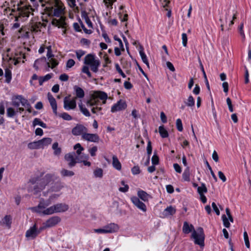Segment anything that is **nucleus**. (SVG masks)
<instances>
[{
	"instance_id": "1",
	"label": "nucleus",
	"mask_w": 251,
	"mask_h": 251,
	"mask_svg": "<svg viewBox=\"0 0 251 251\" xmlns=\"http://www.w3.org/2000/svg\"><path fill=\"white\" fill-rule=\"evenodd\" d=\"M40 2L47 15L59 18L53 19L52 24L58 27L66 28V18L64 16L65 8L62 1L60 0H41Z\"/></svg>"
},
{
	"instance_id": "2",
	"label": "nucleus",
	"mask_w": 251,
	"mask_h": 251,
	"mask_svg": "<svg viewBox=\"0 0 251 251\" xmlns=\"http://www.w3.org/2000/svg\"><path fill=\"white\" fill-rule=\"evenodd\" d=\"M43 202H40L37 206L30 208L31 210L45 215H51L55 213H63L67 211L69 208L68 204L65 203H58L45 209Z\"/></svg>"
},
{
	"instance_id": "3",
	"label": "nucleus",
	"mask_w": 251,
	"mask_h": 251,
	"mask_svg": "<svg viewBox=\"0 0 251 251\" xmlns=\"http://www.w3.org/2000/svg\"><path fill=\"white\" fill-rule=\"evenodd\" d=\"M182 231L185 234H188L192 232L191 238L194 239L195 244L201 247L204 246V234L202 227H199L196 231L192 224H189L187 222H184Z\"/></svg>"
},
{
	"instance_id": "4",
	"label": "nucleus",
	"mask_w": 251,
	"mask_h": 251,
	"mask_svg": "<svg viewBox=\"0 0 251 251\" xmlns=\"http://www.w3.org/2000/svg\"><path fill=\"white\" fill-rule=\"evenodd\" d=\"M107 99L106 93L101 91L95 92L91 95L90 98L86 102L87 106L95 107L99 105V99L102 100V103L105 104Z\"/></svg>"
},
{
	"instance_id": "5",
	"label": "nucleus",
	"mask_w": 251,
	"mask_h": 251,
	"mask_svg": "<svg viewBox=\"0 0 251 251\" xmlns=\"http://www.w3.org/2000/svg\"><path fill=\"white\" fill-rule=\"evenodd\" d=\"M84 63L89 65L92 71L97 73L100 63V60L94 54H88L84 58Z\"/></svg>"
},
{
	"instance_id": "6",
	"label": "nucleus",
	"mask_w": 251,
	"mask_h": 251,
	"mask_svg": "<svg viewBox=\"0 0 251 251\" xmlns=\"http://www.w3.org/2000/svg\"><path fill=\"white\" fill-rule=\"evenodd\" d=\"M53 181V176L51 175L47 174L41 180H39L37 177H33L29 179L27 183L28 184V186L39 183L40 187H45L49 184H52Z\"/></svg>"
},
{
	"instance_id": "7",
	"label": "nucleus",
	"mask_w": 251,
	"mask_h": 251,
	"mask_svg": "<svg viewBox=\"0 0 251 251\" xmlns=\"http://www.w3.org/2000/svg\"><path fill=\"white\" fill-rule=\"evenodd\" d=\"M19 17H16L15 21H18V18H27L29 16L30 14H32L33 9L30 5H24L21 7H18Z\"/></svg>"
},
{
	"instance_id": "8",
	"label": "nucleus",
	"mask_w": 251,
	"mask_h": 251,
	"mask_svg": "<svg viewBox=\"0 0 251 251\" xmlns=\"http://www.w3.org/2000/svg\"><path fill=\"white\" fill-rule=\"evenodd\" d=\"M61 221V219L58 216H53L45 223L43 224V226L41 227V230H44L45 229L50 228L54 226L57 225Z\"/></svg>"
},
{
	"instance_id": "9",
	"label": "nucleus",
	"mask_w": 251,
	"mask_h": 251,
	"mask_svg": "<svg viewBox=\"0 0 251 251\" xmlns=\"http://www.w3.org/2000/svg\"><path fill=\"white\" fill-rule=\"evenodd\" d=\"M41 227L38 229L36 227V224L33 226L30 227L25 233V237L29 239H33L42 231Z\"/></svg>"
},
{
	"instance_id": "10",
	"label": "nucleus",
	"mask_w": 251,
	"mask_h": 251,
	"mask_svg": "<svg viewBox=\"0 0 251 251\" xmlns=\"http://www.w3.org/2000/svg\"><path fill=\"white\" fill-rule=\"evenodd\" d=\"M64 158L68 162L69 167L71 168L75 166L76 163H78L76 159V155L75 151L66 154Z\"/></svg>"
},
{
	"instance_id": "11",
	"label": "nucleus",
	"mask_w": 251,
	"mask_h": 251,
	"mask_svg": "<svg viewBox=\"0 0 251 251\" xmlns=\"http://www.w3.org/2000/svg\"><path fill=\"white\" fill-rule=\"evenodd\" d=\"M88 131L87 128L82 125L77 124L72 130V134L75 136H79L84 134Z\"/></svg>"
},
{
	"instance_id": "12",
	"label": "nucleus",
	"mask_w": 251,
	"mask_h": 251,
	"mask_svg": "<svg viewBox=\"0 0 251 251\" xmlns=\"http://www.w3.org/2000/svg\"><path fill=\"white\" fill-rule=\"evenodd\" d=\"M76 103L75 98H73L71 100L68 97H66L64 99V108L67 110L74 109L76 108Z\"/></svg>"
},
{
	"instance_id": "13",
	"label": "nucleus",
	"mask_w": 251,
	"mask_h": 251,
	"mask_svg": "<svg viewBox=\"0 0 251 251\" xmlns=\"http://www.w3.org/2000/svg\"><path fill=\"white\" fill-rule=\"evenodd\" d=\"M126 102L122 100H119L116 103L114 104L111 109V111L112 113H114L119 111L124 110L126 107Z\"/></svg>"
},
{
	"instance_id": "14",
	"label": "nucleus",
	"mask_w": 251,
	"mask_h": 251,
	"mask_svg": "<svg viewBox=\"0 0 251 251\" xmlns=\"http://www.w3.org/2000/svg\"><path fill=\"white\" fill-rule=\"evenodd\" d=\"M131 201L134 205L141 210L143 212H146L147 211L146 205L141 201L138 198L136 197H132L131 198Z\"/></svg>"
},
{
	"instance_id": "15",
	"label": "nucleus",
	"mask_w": 251,
	"mask_h": 251,
	"mask_svg": "<svg viewBox=\"0 0 251 251\" xmlns=\"http://www.w3.org/2000/svg\"><path fill=\"white\" fill-rule=\"evenodd\" d=\"M105 233H112L117 232L119 229V226L115 223H110L105 226H104Z\"/></svg>"
},
{
	"instance_id": "16",
	"label": "nucleus",
	"mask_w": 251,
	"mask_h": 251,
	"mask_svg": "<svg viewBox=\"0 0 251 251\" xmlns=\"http://www.w3.org/2000/svg\"><path fill=\"white\" fill-rule=\"evenodd\" d=\"M82 139L92 142H98L99 141V137L97 134L87 133V132L82 135Z\"/></svg>"
},
{
	"instance_id": "17",
	"label": "nucleus",
	"mask_w": 251,
	"mask_h": 251,
	"mask_svg": "<svg viewBox=\"0 0 251 251\" xmlns=\"http://www.w3.org/2000/svg\"><path fill=\"white\" fill-rule=\"evenodd\" d=\"M48 98L54 114L56 115L57 107L55 99L50 93L48 94Z\"/></svg>"
},
{
	"instance_id": "18",
	"label": "nucleus",
	"mask_w": 251,
	"mask_h": 251,
	"mask_svg": "<svg viewBox=\"0 0 251 251\" xmlns=\"http://www.w3.org/2000/svg\"><path fill=\"white\" fill-rule=\"evenodd\" d=\"M12 217L9 215H5L3 218L2 219L0 222V224L1 226H5L8 228H10L12 224Z\"/></svg>"
},
{
	"instance_id": "19",
	"label": "nucleus",
	"mask_w": 251,
	"mask_h": 251,
	"mask_svg": "<svg viewBox=\"0 0 251 251\" xmlns=\"http://www.w3.org/2000/svg\"><path fill=\"white\" fill-rule=\"evenodd\" d=\"M74 90L75 92V96L74 97V98H75V100L78 99H82L85 95L84 92L83 90L78 87V86L75 85L74 87Z\"/></svg>"
},
{
	"instance_id": "20",
	"label": "nucleus",
	"mask_w": 251,
	"mask_h": 251,
	"mask_svg": "<svg viewBox=\"0 0 251 251\" xmlns=\"http://www.w3.org/2000/svg\"><path fill=\"white\" fill-rule=\"evenodd\" d=\"M43 24L40 22H31L29 25V29L31 31L38 32L40 30Z\"/></svg>"
},
{
	"instance_id": "21",
	"label": "nucleus",
	"mask_w": 251,
	"mask_h": 251,
	"mask_svg": "<svg viewBox=\"0 0 251 251\" xmlns=\"http://www.w3.org/2000/svg\"><path fill=\"white\" fill-rule=\"evenodd\" d=\"M23 99H25L22 96L18 95L15 96L13 99L12 102L13 106L16 107H19L20 103L22 104Z\"/></svg>"
},
{
	"instance_id": "22",
	"label": "nucleus",
	"mask_w": 251,
	"mask_h": 251,
	"mask_svg": "<svg viewBox=\"0 0 251 251\" xmlns=\"http://www.w3.org/2000/svg\"><path fill=\"white\" fill-rule=\"evenodd\" d=\"M176 212V209L174 207L172 206H169L164 209L163 212V215L165 217H167L173 215L175 214Z\"/></svg>"
},
{
	"instance_id": "23",
	"label": "nucleus",
	"mask_w": 251,
	"mask_h": 251,
	"mask_svg": "<svg viewBox=\"0 0 251 251\" xmlns=\"http://www.w3.org/2000/svg\"><path fill=\"white\" fill-rule=\"evenodd\" d=\"M139 53L143 62L147 65L148 68H149V63L148 62L147 56L144 52V48L141 45L140 46Z\"/></svg>"
},
{
	"instance_id": "24",
	"label": "nucleus",
	"mask_w": 251,
	"mask_h": 251,
	"mask_svg": "<svg viewBox=\"0 0 251 251\" xmlns=\"http://www.w3.org/2000/svg\"><path fill=\"white\" fill-rule=\"evenodd\" d=\"M138 196L140 199L144 201H147L151 198V196L149 194L143 190L138 191Z\"/></svg>"
},
{
	"instance_id": "25",
	"label": "nucleus",
	"mask_w": 251,
	"mask_h": 251,
	"mask_svg": "<svg viewBox=\"0 0 251 251\" xmlns=\"http://www.w3.org/2000/svg\"><path fill=\"white\" fill-rule=\"evenodd\" d=\"M40 144V147L43 149L45 147L48 146L51 144L52 139L49 137L44 138L41 140H39Z\"/></svg>"
},
{
	"instance_id": "26",
	"label": "nucleus",
	"mask_w": 251,
	"mask_h": 251,
	"mask_svg": "<svg viewBox=\"0 0 251 251\" xmlns=\"http://www.w3.org/2000/svg\"><path fill=\"white\" fill-rule=\"evenodd\" d=\"M112 165L113 167L117 170H121V164L118 160L117 157L115 155H113L112 157Z\"/></svg>"
},
{
	"instance_id": "27",
	"label": "nucleus",
	"mask_w": 251,
	"mask_h": 251,
	"mask_svg": "<svg viewBox=\"0 0 251 251\" xmlns=\"http://www.w3.org/2000/svg\"><path fill=\"white\" fill-rule=\"evenodd\" d=\"M52 149L53 150V154L55 156H59L61 153V149L58 147V143L55 142L52 146Z\"/></svg>"
},
{
	"instance_id": "28",
	"label": "nucleus",
	"mask_w": 251,
	"mask_h": 251,
	"mask_svg": "<svg viewBox=\"0 0 251 251\" xmlns=\"http://www.w3.org/2000/svg\"><path fill=\"white\" fill-rule=\"evenodd\" d=\"M78 106L80 111L86 117H90V113L86 107L84 106L81 100L78 103Z\"/></svg>"
},
{
	"instance_id": "29",
	"label": "nucleus",
	"mask_w": 251,
	"mask_h": 251,
	"mask_svg": "<svg viewBox=\"0 0 251 251\" xmlns=\"http://www.w3.org/2000/svg\"><path fill=\"white\" fill-rule=\"evenodd\" d=\"M27 147L30 150L39 149L41 148L39 140L28 143Z\"/></svg>"
},
{
	"instance_id": "30",
	"label": "nucleus",
	"mask_w": 251,
	"mask_h": 251,
	"mask_svg": "<svg viewBox=\"0 0 251 251\" xmlns=\"http://www.w3.org/2000/svg\"><path fill=\"white\" fill-rule=\"evenodd\" d=\"M198 193L200 196V199L201 201L205 203L207 201V199L205 196L204 195V193H206L207 192V189H198Z\"/></svg>"
},
{
	"instance_id": "31",
	"label": "nucleus",
	"mask_w": 251,
	"mask_h": 251,
	"mask_svg": "<svg viewBox=\"0 0 251 251\" xmlns=\"http://www.w3.org/2000/svg\"><path fill=\"white\" fill-rule=\"evenodd\" d=\"M60 196V194H52L50 196L49 200L47 201L46 203H43L45 207L49 205L51 202L54 200L57 199Z\"/></svg>"
},
{
	"instance_id": "32",
	"label": "nucleus",
	"mask_w": 251,
	"mask_h": 251,
	"mask_svg": "<svg viewBox=\"0 0 251 251\" xmlns=\"http://www.w3.org/2000/svg\"><path fill=\"white\" fill-rule=\"evenodd\" d=\"M32 124H33V126H35L37 125H39L43 128H47L46 124H45L44 123H43L42 121H41L40 120V119H39L38 118L34 119V120L33 121Z\"/></svg>"
},
{
	"instance_id": "33",
	"label": "nucleus",
	"mask_w": 251,
	"mask_h": 251,
	"mask_svg": "<svg viewBox=\"0 0 251 251\" xmlns=\"http://www.w3.org/2000/svg\"><path fill=\"white\" fill-rule=\"evenodd\" d=\"M184 103L189 107H192L195 105V100L192 96H189L188 99L184 101Z\"/></svg>"
},
{
	"instance_id": "34",
	"label": "nucleus",
	"mask_w": 251,
	"mask_h": 251,
	"mask_svg": "<svg viewBox=\"0 0 251 251\" xmlns=\"http://www.w3.org/2000/svg\"><path fill=\"white\" fill-rule=\"evenodd\" d=\"M52 74H49L46 75L45 76L40 77L39 78V83L40 85H42L44 82L47 81L52 77Z\"/></svg>"
},
{
	"instance_id": "35",
	"label": "nucleus",
	"mask_w": 251,
	"mask_h": 251,
	"mask_svg": "<svg viewBox=\"0 0 251 251\" xmlns=\"http://www.w3.org/2000/svg\"><path fill=\"white\" fill-rule=\"evenodd\" d=\"M159 132L162 138H167L168 136V131L163 126H160L158 128Z\"/></svg>"
},
{
	"instance_id": "36",
	"label": "nucleus",
	"mask_w": 251,
	"mask_h": 251,
	"mask_svg": "<svg viewBox=\"0 0 251 251\" xmlns=\"http://www.w3.org/2000/svg\"><path fill=\"white\" fill-rule=\"evenodd\" d=\"M22 105L24 106L29 113L31 112V105L26 99H23V101H22Z\"/></svg>"
},
{
	"instance_id": "37",
	"label": "nucleus",
	"mask_w": 251,
	"mask_h": 251,
	"mask_svg": "<svg viewBox=\"0 0 251 251\" xmlns=\"http://www.w3.org/2000/svg\"><path fill=\"white\" fill-rule=\"evenodd\" d=\"M60 173L63 176H72L74 175V173L73 171L64 169L61 171Z\"/></svg>"
},
{
	"instance_id": "38",
	"label": "nucleus",
	"mask_w": 251,
	"mask_h": 251,
	"mask_svg": "<svg viewBox=\"0 0 251 251\" xmlns=\"http://www.w3.org/2000/svg\"><path fill=\"white\" fill-rule=\"evenodd\" d=\"M74 149L76 150V152H75L76 155H80V154L82 153V151L84 150V148L81 147L79 143L75 145L74 147Z\"/></svg>"
},
{
	"instance_id": "39",
	"label": "nucleus",
	"mask_w": 251,
	"mask_h": 251,
	"mask_svg": "<svg viewBox=\"0 0 251 251\" xmlns=\"http://www.w3.org/2000/svg\"><path fill=\"white\" fill-rule=\"evenodd\" d=\"M5 77L6 78L5 81L7 83H9L12 78L11 72L9 69L7 68L5 70Z\"/></svg>"
},
{
	"instance_id": "40",
	"label": "nucleus",
	"mask_w": 251,
	"mask_h": 251,
	"mask_svg": "<svg viewBox=\"0 0 251 251\" xmlns=\"http://www.w3.org/2000/svg\"><path fill=\"white\" fill-rule=\"evenodd\" d=\"M48 67L53 68L58 65V62L53 58H51L47 63Z\"/></svg>"
},
{
	"instance_id": "41",
	"label": "nucleus",
	"mask_w": 251,
	"mask_h": 251,
	"mask_svg": "<svg viewBox=\"0 0 251 251\" xmlns=\"http://www.w3.org/2000/svg\"><path fill=\"white\" fill-rule=\"evenodd\" d=\"M88 158V156L84 153H81L80 155H76V159L78 163H80L84 160H87Z\"/></svg>"
},
{
	"instance_id": "42",
	"label": "nucleus",
	"mask_w": 251,
	"mask_h": 251,
	"mask_svg": "<svg viewBox=\"0 0 251 251\" xmlns=\"http://www.w3.org/2000/svg\"><path fill=\"white\" fill-rule=\"evenodd\" d=\"M222 219L224 226L226 228H229L230 225L226 216L225 215H223L222 216Z\"/></svg>"
},
{
	"instance_id": "43",
	"label": "nucleus",
	"mask_w": 251,
	"mask_h": 251,
	"mask_svg": "<svg viewBox=\"0 0 251 251\" xmlns=\"http://www.w3.org/2000/svg\"><path fill=\"white\" fill-rule=\"evenodd\" d=\"M94 174L96 177H101L103 175V171L100 168H97L94 170Z\"/></svg>"
},
{
	"instance_id": "44",
	"label": "nucleus",
	"mask_w": 251,
	"mask_h": 251,
	"mask_svg": "<svg viewBox=\"0 0 251 251\" xmlns=\"http://www.w3.org/2000/svg\"><path fill=\"white\" fill-rule=\"evenodd\" d=\"M243 236H244V241H245V245L247 248L249 249L250 247V242H249L248 235L247 232L246 231H244Z\"/></svg>"
},
{
	"instance_id": "45",
	"label": "nucleus",
	"mask_w": 251,
	"mask_h": 251,
	"mask_svg": "<svg viewBox=\"0 0 251 251\" xmlns=\"http://www.w3.org/2000/svg\"><path fill=\"white\" fill-rule=\"evenodd\" d=\"M17 55L16 54H15V56ZM23 58L24 59L25 58V56L24 54H23V53H21L20 54V57H16L15 56L13 58V60L14 61V64L15 65H17L19 62H20V60L21 59V58Z\"/></svg>"
},
{
	"instance_id": "46",
	"label": "nucleus",
	"mask_w": 251,
	"mask_h": 251,
	"mask_svg": "<svg viewBox=\"0 0 251 251\" xmlns=\"http://www.w3.org/2000/svg\"><path fill=\"white\" fill-rule=\"evenodd\" d=\"M16 114V111L13 108L9 107L7 109V115L9 117H12Z\"/></svg>"
},
{
	"instance_id": "47",
	"label": "nucleus",
	"mask_w": 251,
	"mask_h": 251,
	"mask_svg": "<svg viewBox=\"0 0 251 251\" xmlns=\"http://www.w3.org/2000/svg\"><path fill=\"white\" fill-rule=\"evenodd\" d=\"M151 162L153 165H157L159 163V157L155 153L151 158Z\"/></svg>"
},
{
	"instance_id": "48",
	"label": "nucleus",
	"mask_w": 251,
	"mask_h": 251,
	"mask_svg": "<svg viewBox=\"0 0 251 251\" xmlns=\"http://www.w3.org/2000/svg\"><path fill=\"white\" fill-rule=\"evenodd\" d=\"M176 126L177 129L179 131H182L183 130V126L181 120L180 119H177L176 121Z\"/></svg>"
},
{
	"instance_id": "49",
	"label": "nucleus",
	"mask_w": 251,
	"mask_h": 251,
	"mask_svg": "<svg viewBox=\"0 0 251 251\" xmlns=\"http://www.w3.org/2000/svg\"><path fill=\"white\" fill-rule=\"evenodd\" d=\"M75 64V61L72 59H69L67 63H66V69L68 70L71 68H72L73 66H74Z\"/></svg>"
},
{
	"instance_id": "50",
	"label": "nucleus",
	"mask_w": 251,
	"mask_h": 251,
	"mask_svg": "<svg viewBox=\"0 0 251 251\" xmlns=\"http://www.w3.org/2000/svg\"><path fill=\"white\" fill-rule=\"evenodd\" d=\"M75 53L77 59L80 60L81 57L85 54V51L82 50H77L75 51Z\"/></svg>"
},
{
	"instance_id": "51",
	"label": "nucleus",
	"mask_w": 251,
	"mask_h": 251,
	"mask_svg": "<svg viewBox=\"0 0 251 251\" xmlns=\"http://www.w3.org/2000/svg\"><path fill=\"white\" fill-rule=\"evenodd\" d=\"M82 72L88 75V77L92 76L89 70V67L87 66H84L82 68Z\"/></svg>"
},
{
	"instance_id": "52",
	"label": "nucleus",
	"mask_w": 251,
	"mask_h": 251,
	"mask_svg": "<svg viewBox=\"0 0 251 251\" xmlns=\"http://www.w3.org/2000/svg\"><path fill=\"white\" fill-rule=\"evenodd\" d=\"M226 214L227 216V219H228V221H230L231 223L233 222V218L232 215L230 214L229 209L228 208H226Z\"/></svg>"
},
{
	"instance_id": "53",
	"label": "nucleus",
	"mask_w": 251,
	"mask_h": 251,
	"mask_svg": "<svg viewBox=\"0 0 251 251\" xmlns=\"http://www.w3.org/2000/svg\"><path fill=\"white\" fill-rule=\"evenodd\" d=\"M60 117H62L64 120L70 121L72 119V117L67 113H63L61 115Z\"/></svg>"
},
{
	"instance_id": "54",
	"label": "nucleus",
	"mask_w": 251,
	"mask_h": 251,
	"mask_svg": "<svg viewBox=\"0 0 251 251\" xmlns=\"http://www.w3.org/2000/svg\"><path fill=\"white\" fill-rule=\"evenodd\" d=\"M147 153H148V156L150 157V155L151 154V151H152V147H151V142L150 141H149L148 142V145H147Z\"/></svg>"
},
{
	"instance_id": "55",
	"label": "nucleus",
	"mask_w": 251,
	"mask_h": 251,
	"mask_svg": "<svg viewBox=\"0 0 251 251\" xmlns=\"http://www.w3.org/2000/svg\"><path fill=\"white\" fill-rule=\"evenodd\" d=\"M182 44L184 47H186L187 44V36L186 33L182 34Z\"/></svg>"
},
{
	"instance_id": "56",
	"label": "nucleus",
	"mask_w": 251,
	"mask_h": 251,
	"mask_svg": "<svg viewBox=\"0 0 251 251\" xmlns=\"http://www.w3.org/2000/svg\"><path fill=\"white\" fill-rule=\"evenodd\" d=\"M131 172L133 175H137L140 173L139 167L136 166L133 167L131 169Z\"/></svg>"
},
{
	"instance_id": "57",
	"label": "nucleus",
	"mask_w": 251,
	"mask_h": 251,
	"mask_svg": "<svg viewBox=\"0 0 251 251\" xmlns=\"http://www.w3.org/2000/svg\"><path fill=\"white\" fill-rule=\"evenodd\" d=\"M183 178L185 181H188L189 180V172L188 170H185L182 175Z\"/></svg>"
},
{
	"instance_id": "58",
	"label": "nucleus",
	"mask_w": 251,
	"mask_h": 251,
	"mask_svg": "<svg viewBox=\"0 0 251 251\" xmlns=\"http://www.w3.org/2000/svg\"><path fill=\"white\" fill-rule=\"evenodd\" d=\"M226 102L228 105L229 111L232 112L233 111V109L232 105V102L230 99L229 98H227L226 99Z\"/></svg>"
},
{
	"instance_id": "59",
	"label": "nucleus",
	"mask_w": 251,
	"mask_h": 251,
	"mask_svg": "<svg viewBox=\"0 0 251 251\" xmlns=\"http://www.w3.org/2000/svg\"><path fill=\"white\" fill-rule=\"evenodd\" d=\"M102 108L101 107H99L98 105L93 107L91 111L92 113L94 114H98L99 112H100Z\"/></svg>"
},
{
	"instance_id": "60",
	"label": "nucleus",
	"mask_w": 251,
	"mask_h": 251,
	"mask_svg": "<svg viewBox=\"0 0 251 251\" xmlns=\"http://www.w3.org/2000/svg\"><path fill=\"white\" fill-rule=\"evenodd\" d=\"M115 67H116V70L118 72V73L119 74H120V75L123 76V77H124V78L126 77V76L125 74L123 73V72L121 70L119 64H116L115 65Z\"/></svg>"
},
{
	"instance_id": "61",
	"label": "nucleus",
	"mask_w": 251,
	"mask_h": 251,
	"mask_svg": "<svg viewBox=\"0 0 251 251\" xmlns=\"http://www.w3.org/2000/svg\"><path fill=\"white\" fill-rule=\"evenodd\" d=\"M68 79L69 76L66 74H62L59 76V79L63 81H66Z\"/></svg>"
},
{
	"instance_id": "62",
	"label": "nucleus",
	"mask_w": 251,
	"mask_h": 251,
	"mask_svg": "<svg viewBox=\"0 0 251 251\" xmlns=\"http://www.w3.org/2000/svg\"><path fill=\"white\" fill-rule=\"evenodd\" d=\"M97 147L94 146L89 150V152L91 156H94L96 155V152L97 151Z\"/></svg>"
},
{
	"instance_id": "63",
	"label": "nucleus",
	"mask_w": 251,
	"mask_h": 251,
	"mask_svg": "<svg viewBox=\"0 0 251 251\" xmlns=\"http://www.w3.org/2000/svg\"><path fill=\"white\" fill-rule=\"evenodd\" d=\"M212 207L213 208V210L216 212V214L217 215H219L220 214V211H219L218 208L217 207V205H216V203L215 202H212Z\"/></svg>"
},
{
	"instance_id": "64",
	"label": "nucleus",
	"mask_w": 251,
	"mask_h": 251,
	"mask_svg": "<svg viewBox=\"0 0 251 251\" xmlns=\"http://www.w3.org/2000/svg\"><path fill=\"white\" fill-rule=\"evenodd\" d=\"M218 176L223 181L225 182L226 181V177L223 173L221 171L218 172Z\"/></svg>"
}]
</instances>
